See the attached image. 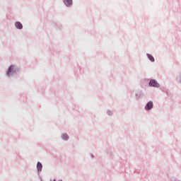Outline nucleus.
Listing matches in <instances>:
<instances>
[{"instance_id": "obj_1", "label": "nucleus", "mask_w": 181, "mask_h": 181, "mask_svg": "<svg viewBox=\"0 0 181 181\" xmlns=\"http://www.w3.org/2000/svg\"><path fill=\"white\" fill-rule=\"evenodd\" d=\"M150 87H156L157 88H159V83L156 82V81L152 79L149 82Z\"/></svg>"}, {"instance_id": "obj_2", "label": "nucleus", "mask_w": 181, "mask_h": 181, "mask_svg": "<svg viewBox=\"0 0 181 181\" xmlns=\"http://www.w3.org/2000/svg\"><path fill=\"white\" fill-rule=\"evenodd\" d=\"M145 108L147 111H149V110H152V108H153V103H152V101L148 102L146 104Z\"/></svg>"}, {"instance_id": "obj_3", "label": "nucleus", "mask_w": 181, "mask_h": 181, "mask_svg": "<svg viewBox=\"0 0 181 181\" xmlns=\"http://www.w3.org/2000/svg\"><path fill=\"white\" fill-rule=\"evenodd\" d=\"M66 6H71L73 4V0H63Z\"/></svg>"}, {"instance_id": "obj_4", "label": "nucleus", "mask_w": 181, "mask_h": 181, "mask_svg": "<svg viewBox=\"0 0 181 181\" xmlns=\"http://www.w3.org/2000/svg\"><path fill=\"white\" fill-rule=\"evenodd\" d=\"M15 25L18 29H22V28H23V25H22V23H21L20 22H16L15 23Z\"/></svg>"}, {"instance_id": "obj_5", "label": "nucleus", "mask_w": 181, "mask_h": 181, "mask_svg": "<svg viewBox=\"0 0 181 181\" xmlns=\"http://www.w3.org/2000/svg\"><path fill=\"white\" fill-rule=\"evenodd\" d=\"M42 163L38 162L37 164V169L38 172H42Z\"/></svg>"}, {"instance_id": "obj_6", "label": "nucleus", "mask_w": 181, "mask_h": 181, "mask_svg": "<svg viewBox=\"0 0 181 181\" xmlns=\"http://www.w3.org/2000/svg\"><path fill=\"white\" fill-rule=\"evenodd\" d=\"M12 70H13V66H10L8 70L7 71V76H11V73H12Z\"/></svg>"}, {"instance_id": "obj_7", "label": "nucleus", "mask_w": 181, "mask_h": 181, "mask_svg": "<svg viewBox=\"0 0 181 181\" xmlns=\"http://www.w3.org/2000/svg\"><path fill=\"white\" fill-rule=\"evenodd\" d=\"M62 139H64V141H67V139H69V135H67L66 134H62Z\"/></svg>"}, {"instance_id": "obj_8", "label": "nucleus", "mask_w": 181, "mask_h": 181, "mask_svg": "<svg viewBox=\"0 0 181 181\" xmlns=\"http://www.w3.org/2000/svg\"><path fill=\"white\" fill-rule=\"evenodd\" d=\"M149 60H151V62H155V58H153V57L149 54H147Z\"/></svg>"}]
</instances>
